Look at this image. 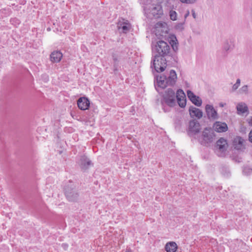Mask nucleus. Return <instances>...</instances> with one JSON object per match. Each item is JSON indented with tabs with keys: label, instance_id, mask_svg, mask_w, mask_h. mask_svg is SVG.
Wrapping results in <instances>:
<instances>
[{
	"label": "nucleus",
	"instance_id": "393cba45",
	"mask_svg": "<svg viewBox=\"0 0 252 252\" xmlns=\"http://www.w3.org/2000/svg\"><path fill=\"white\" fill-rule=\"evenodd\" d=\"M240 83H241V80L239 78L237 79L236 83L233 85L231 92H234L235 91H236L238 89V88L239 87V86L240 85Z\"/></svg>",
	"mask_w": 252,
	"mask_h": 252
},
{
	"label": "nucleus",
	"instance_id": "f257e3e1",
	"mask_svg": "<svg viewBox=\"0 0 252 252\" xmlns=\"http://www.w3.org/2000/svg\"><path fill=\"white\" fill-rule=\"evenodd\" d=\"M170 49V46L166 42L159 40L157 42L156 50L158 55L155 56L153 61V64L157 72H160L164 70L166 63L165 60L163 58V57L169 53Z\"/></svg>",
	"mask_w": 252,
	"mask_h": 252
},
{
	"label": "nucleus",
	"instance_id": "2eb2a0df",
	"mask_svg": "<svg viewBox=\"0 0 252 252\" xmlns=\"http://www.w3.org/2000/svg\"><path fill=\"white\" fill-rule=\"evenodd\" d=\"M79 164L81 169L83 170L87 169L92 165L91 161L85 156L81 157Z\"/></svg>",
	"mask_w": 252,
	"mask_h": 252
},
{
	"label": "nucleus",
	"instance_id": "1a4fd4ad",
	"mask_svg": "<svg viewBox=\"0 0 252 252\" xmlns=\"http://www.w3.org/2000/svg\"><path fill=\"white\" fill-rule=\"evenodd\" d=\"M205 110L209 119L216 120L218 119V115L217 111L214 109L213 105L207 104L205 106Z\"/></svg>",
	"mask_w": 252,
	"mask_h": 252
},
{
	"label": "nucleus",
	"instance_id": "cd10ccee",
	"mask_svg": "<svg viewBox=\"0 0 252 252\" xmlns=\"http://www.w3.org/2000/svg\"><path fill=\"white\" fill-rule=\"evenodd\" d=\"M181 2L185 4H193L195 3L197 0H179Z\"/></svg>",
	"mask_w": 252,
	"mask_h": 252
},
{
	"label": "nucleus",
	"instance_id": "b1692460",
	"mask_svg": "<svg viewBox=\"0 0 252 252\" xmlns=\"http://www.w3.org/2000/svg\"><path fill=\"white\" fill-rule=\"evenodd\" d=\"M166 25L164 22H159L155 25V28L159 31L160 29H165Z\"/></svg>",
	"mask_w": 252,
	"mask_h": 252
},
{
	"label": "nucleus",
	"instance_id": "e433bc0d",
	"mask_svg": "<svg viewBox=\"0 0 252 252\" xmlns=\"http://www.w3.org/2000/svg\"><path fill=\"white\" fill-rule=\"evenodd\" d=\"M246 169H245L244 170H243V172H245V170H246Z\"/></svg>",
	"mask_w": 252,
	"mask_h": 252
},
{
	"label": "nucleus",
	"instance_id": "ddd939ff",
	"mask_svg": "<svg viewBox=\"0 0 252 252\" xmlns=\"http://www.w3.org/2000/svg\"><path fill=\"white\" fill-rule=\"evenodd\" d=\"M189 113L191 117L196 118L198 119H201L203 116L202 111L199 108L194 106H190L189 109Z\"/></svg>",
	"mask_w": 252,
	"mask_h": 252
},
{
	"label": "nucleus",
	"instance_id": "7ed1b4c3",
	"mask_svg": "<svg viewBox=\"0 0 252 252\" xmlns=\"http://www.w3.org/2000/svg\"><path fill=\"white\" fill-rule=\"evenodd\" d=\"M215 137L214 131L211 128H206L202 131L199 140L202 145L208 146L215 140Z\"/></svg>",
	"mask_w": 252,
	"mask_h": 252
},
{
	"label": "nucleus",
	"instance_id": "aec40b11",
	"mask_svg": "<svg viewBox=\"0 0 252 252\" xmlns=\"http://www.w3.org/2000/svg\"><path fill=\"white\" fill-rule=\"evenodd\" d=\"M243 139L241 137H237L234 140L235 148L237 150H240L242 148L243 146Z\"/></svg>",
	"mask_w": 252,
	"mask_h": 252
},
{
	"label": "nucleus",
	"instance_id": "c85d7f7f",
	"mask_svg": "<svg viewBox=\"0 0 252 252\" xmlns=\"http://www.w3.org/2000/svg\"><path fill=\"white\" fill-rule=\"evenodd\" d=\"M249 138L250 142L252 143V131H251L249 135Z\"/></svg>",
	"mask_w": 252,
	"mask_h": 252
},
{
	"label": "nucleus",
	"instance_id": "2f4dec72",
	"mask_svg": "<svg viewBox=\"0 0 252 252\" xmlns=\"http://www.w3.org/2000/svg\"><path fill=\"white\" fill-rule=\"evenodd\" d=\"M192 16L194 18H196V14H195V12L192 11Z\"/></svg>",
	"mask_w": 252,
	"mask_h": 252
},
{
	"label": "nucleus",
	"instance_id": "f8f14e48",
	"mask_svg": "<svg viewBox=\"0 0 252 252\" xmlns=\"http://www.w3.org/2000/svg\"><path fill=\"white\" fill-rule=\"evenodd\" d=\"M77 105L79 109L82 110L88 109L90 106V101L85 97L79 98L77 101Z\"/></svg>",
	"mask_w": 252,
	"mask_h": 252
},
{
	"label": "nucleus",
	"instance_id": "4c0bfd02",
	"mask_svg": "<svg viewBox=\"0 0 252 252\" xmlns=\"http://www.w3.org/2000/svg\"><path fill=\"white\" fill-rule=\"evenodd\" d=\"M164 112H166V110L164 109V108H163Z\"/></svg>",
	"mask_w": 252,
	"mask_h": 252
},
{
	"label": "nucleus",
	"instance_id": "c756f323",
	"mask_svg": "<svg viewBox=\"0 0 252 252\" xmlns=\"http://www.w3.org/2000/svg\"><path fill=\"white\" fill-rule=\"evenodd\" d=\"M226 105V103H223V102H220L219 103V106L220 107H223L224 106Z\"/></svg>",
	"mask_w": 252,
	"mask_h": 252
},
{
	"label": "nucleus",
	"instance_id": "c9c22d12",
	"mask_svg": "<svg viewBox=\"0 0 252 252\" xmlns=\"http://www.w3.org/2000/svg\"><path fill=\"white\" fill-rule=\"evenodd\" d=\"M189 14V12H188V14H187L185 15V18H186V17L188 16Z\"/></svg>",
	"mask_w": 252,
	"mask_h": 252
},
{
	"label": "nucleus",
	"instance_id": "a211bd4d",
	"mask_svg": "<svg viewBox=\"0 0 252 252\" xmlns=\"http://www.w3.org/2000/svg\"><path fill=\"white\" fill-rule=\"evenodd\" d=\"M234 44L231 39H226L224 41L223 44V50L225 52L231 51L233 49Z\"/></svg>",
	"mask_w": 252,
	"mask_h": 252
},
{
	"label": "nucleus",
	"instance_id": "f03ea898",
	"mask_svg": "<svg viewBox=\"0 0 252 252\" xmlns=\"http://www.w3.org/2000/svg\"><path fill=\"white\" fill-rule=\"evenodd\" d=\"M177 80V74L174 70H171L168 77L162 75L157 77V84L161 88H165L167 85L173 86Z\"/></svg>",
	"mask_w": 252,
	"mask_h": 252
},
{
	"label": "nucleus",
	"instance_id": "6e6552de",
	"mask_svg": "<svg viewBox=\"0 0 252 252\" xmlns=\"http://www.w3.org/2000/svg\"><path fill=\"white\" fill-rule=\"evenodd\" d=\"M176 97L179 105L182 108H184L186 105V97L184 91L181 89L178 90Z\"/></svg>",
	"mask_w": 252,
	"mask_h": 252
},
{
	"label": "nucleus",
	"instance_id": "7c9ffc66",
	"mask_svg": "<svg viewBox=\"0 0 252 252\" xmlns=\"http://www.w3.org/2000/svg\"><path fill=\"white\" fill-rule=\"evenodd\" d=\"M63 247L64 249H65V250L66 249H67V248L68 246H67V244H63Z\"/></svg>",
	"mask_w": 252,
	"mask_h": 252
},
{
	"label": "nucleus",
	"instance_id": "4468645a",
	"mask_svg": "<svg viewBox=\"0 0 252 252\" xmlns=\"http://www.w3.org/2000/svg\"><path fill=\"white\" fill-rule=\"evenodd\" d=\"M213 128L218 132H223L227 130L228 127L225 123L216 122L213 125Z\"/></svg>",
	"mask_w": 252,
	"mask_h": 252
},
{
	"label": "nucleus",
	"instance_id": "72a5a7b5",
	"mask_svg": "<svg viewBox=\"0 0 252 252\" xmlns=\"http://www.w3.org/2000/svg\"><path fill=\"white\" fill-rule=\"evenodd\" d=\"M125 252H131L130 249H126Z\"/></svg>",
	"mask_w": 252,
	"mask_h": 252
},
{
	"label": "nucleus",
	"instance_id": "0eeeda50",
	"mask_svg": "<svg viewBox=\"0 0 252 252\" xmlns=\"http://www.w3.org/2000/svg\"><path fill=\"white\" fill-rule=\"evenodd\" d=\"M147 10H150L149 12L154 16L158 17L160 15L163 14L162 6L159 4H152L150 8L146 7Z\"/></svg>",
	"mask_w": 252,
	"mask_h": 252
},
{
	"label": "nucleus",
	"instance_id": "a878e982",
	"mask_svg": "<svg viewBox=\"0 0 252 252\" xmlns=\"http://www.w3.org/2000/svg\"><path fill=\"white\" fill-rule=\"evenodd\" d=\"M184 22L178 23L175 26V29H176V30H178L179 31H182L184 29Z\"/></svg>",
	"mask_w": 252,
	"mask_h": 252
},
{
	"label": "nucleus",
	"instance_id": "20e7f679",
	"mask_svg": "<svg viewBox=\"0 0 252 252\" xmlns=\"http://www.w3.org/2000/svg\"><path fill=\"white\" fill-rule=\"evenodd\" d=\"M174 91L171 89H168L163 95L162 105L165 104L172 107L176 105V100Z\"/></svg>",
	"mask_w": 252,
	"mask_h": 252
},
{
	"label": "nucleus",
	"instance_id": "9d476101",
	"mask_svg": "<svg viewBox=\"0 0 252 252\" xmlns=\"http://www.w3.org/2000/svg\"><path fill=\"white\" fill-rule=\"evenodd\" d=\"M200 130V124L195 120H191L189 123V133L190 134H194L199 132Z\"/></svg>",
	"mask_w": 252,
	"mask_h": 252
},
{
	"label": "nucleus",
	"instance_id": "412c9836",
	"mask_svg": "<svg viewBox=\"0 0 252 252\" xmlns=\"http://www.w3.org/2000/svg\"><path fill=\"white\" fill-rule=\"evenodd\" d=\"M170 43L171 45L173 50L175 52L177 51L178 48L177 44V40L175 37H174V39L171 40Z\"/></svg>",
	"mask_w": 252,
	"mask_h": 252
},
{
	"label": "nucleus",
	"instance_id": "9b49d317",
	"mask_svg": "<svg viewBox=\"0 0 252 252\" xmlns=\"http://www.w3.org/2000/svg\"><path fill=\"white\" fill-rule=\"evenodd\" d=\"M187 95L189 100L197 106H200L202 104V100L199 96L195 95L191 91L188 90L187 92Z\"/></svg>",
	"mask_w": 252,
	"mask_h": 252
},
{
	"label": "nucleus",
	"instance_id": "39448f33",
	"mask_svg": "<svg viewBox=\"0 0 252 252\" xmlns=\"http://www.w3.org/2000/svg\"><path fill=\"white\" fill-rule=\"evenodd\" d=\"M227 147L228 145L226 140L223 138H220L216 143L215 152L219 157H224Z\"/></svg>",
	"mask_w": 252,
	"mask_h": 252
},
{
	"label": "nucleus",
	"instance_id": "4be33fe9",
	"mask_svg": "<svg viewBox=\"0 0 252 252\" xmlns=\"http://www.w3.org/2000/svg\"><path fill=\"white\" fill-rule=\"evenodd\" d=\"M119 29H122L124 32H126L129 30V25L127 23H124L118 26Z\"/></svg>",
	"mask_w": 252,
	"mask_h": 252
},
{
	"label": "nucleus",
	"instance_id": "f704fd0d",
	"mask_svg": "<svg viewBox=\"0 0 252 252\" xmlns=\"http://www.w3.org/2000/svg\"><path fill=\"white\" fill-rule=\"evenodd\" d=\"M113 60H114L115 63H116V62L117 61V59L113 57Z\"/></svg>",
	"mask_w": 252,
	"mask_h": 252
},
{
	"label": "nucleus",
	"instance_id": "f3484780",
	"mask_svg": "<svg viewBox=\"0 0 252 252\" xmlns=\"http://www.w3.org/2000/svg\"><path fill=\"white\" fill-rule=\"evenodd\" d=\"M236 109L238 114H242L248 112V108L246 104L243 102H240L237 104Z\"/></svg>",
	"mask_w": 252,
	"mask_h": 252
},
{
	"label": "nucleus",
	"instance_id": "473e14b6",
	"mask_svg": "<svg viewBox=\"0 0 252 252\" xmlns=\"http://www.w3.org/2000/svg\"><path fill=\"white\" fill-rule=\"evenodd\" d=\"M249 124L250 125L252 126V117L250 119Z\"/></svg>",
	"mask_w": 252,
	"mask_h": 252
},
{
	"label": "nucleus",
	"instance_id": "423d86ee",
	"mask_svg": "<svg viewBox=\"0 0 252 252\" xmlns=\"http://www.w3.org/2000/svg\"><path fill=\"white\" fill-rule=\"evenodd\" d=\"M65 194L69 201H76L78 197V193L76 190L71 187H66L65 189Z\"/></svg>",
	"mask_w": 252,
	"mask_h": 252
},
{
	"label": "nucleus",
	"instance_id": "dca6fc26",
	"mask_svg": "<svg viewBox=\"0 0 252 252\" xmlns=\"http://www.w3.org/2000/svg\"><path fill=\"white\" fill-rule=\"evenodd\" d=\"M63 57V54L59 51H53L50 55L51 61L53 63H59Z\"/></svg>",
	"mask_w": 252,
	"mask_h": 252
},
{
	"label": "nucleus",
	"instance_id": "6ab92c4d",
	"mask_svg": "<svg viewBox=\"0 0 252 252\" xmlns=\"http://www.w3.org/2000/svg\"><path fill=\"white\" fill-rule=\"evenodd\" d=\"M165 249L167 252H175L177 249V245L175 242H170L166 244Z\"/></svg>",
	"mask_w": 252,
	"mask_h": 252
},
{
	"label": "nucleus",
	"instance_id": "bb28decb",
	"mask_svg": "<svg viewBox=\"0 0 252 252\" xmlns=\"http://www.w3.org/2000/svg\"><path fill=\"white\" fill-rule=\"evenodd\" d=\"M177 13L176 11H173V10H171L170 11V19L173 20V21H175V20H176L177 19Z\"/></svg>",
	"mask_w": 252,
	"mask_h": 252
},
{
	"label": "nucleus",
	"instance_id": "5701e85b",
	"mask_svg": "<svg viewBox=\"0 0 252 252\" xmlns=\"http://www.w3.org/2000/svg\"><path fill=\"white\" fill-rule=\"evenodd\" d=\"M240 94H249L248 86L247 85L242 86L239 90Z\"/></svg>",
	"mask_w": 252,
	"mask_h": 252
}]
</instances>
